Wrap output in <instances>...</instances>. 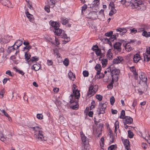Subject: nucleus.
<instances>
[{"label":"nucleus","instance_id":"1","mask_svg":"<svg viewBox=\"0 0 150 150\" xmlns=\"http://www.w3.org/2000/svg\"><path fill=\"white\" fill-rule=\"evenodd\" d=\"M122 3V4H125L131 6L132 8H137L138 10L142 11L146 9V7L144 4V2L142 0H135L134 3L130 2L129 4H127L126 0H121ZM128 3H129L128 2Z\"/></svg>","mask_w":150,"mask_h":150},{"label":"nucleus","instance_id":"2","mask_svg":"<svg viewBox=\"0 0 150 150\" xmlns=\"http://www.w3.org/2000/svg\"><path fill=\"white\" fill-rule=\"evenodd\" d=\"M30 128L35 132L34 137L37 141L41 143L43 140L46 141V139H44L42 131L39 127H30Z\"/></svg>","mask_w":150,"mask_h":150},{"label":"nucleus","instance_id":"3","mask_svg":"<svg viewBox=\"0 0 150 150\" xmlns=\"http://www.w3.org/2000/svg\"><path fill=\"white\" fill-rule=\"evenodd\" d=\"M72 90L73 94L70 95V103H71L74 102L75 99H78L80 97V93L79 92L76 88V86L75 85H73Z\"/></svg>","mask_w":150,"mask_h":150},{"label":"nucleus","instance_id":"4","mask_svg":"<svg viewBox=\"0 0 150 150\" xmlns=\"http://www.w3.org/2000/svg\"><path fill=\"white\" fill-rule=\"evenodd\" d=\"M80 135L82 141V148L89 147L88 139L83 134V133L82 132H80Z\"/></svg>","mask_w":150,"mask_h":150},{"label":"nucleus","instance_id":"5","mask_svg":"<svg viewBox=\"0 0 150 150\" xmlns=\"http://www.w3.org/2000/svg\"><path fill=\"white\" fill-rule=\"evenodd\" d=\"M98 89V86L96 85L94 86L91 85H90L88 88L87 96L90 95V96H93L97 92Z\"/></svg>","mask_w":150,"mask_h":150},{"label":"nucleus","instance_id":"6","mask_svg":"<svg viewBox=\"0 0 150 150\" xmlns=\"http://www.w3.org/2000/svg\"><path fill=\"white\" fill-rule=\"evenodd\" d=\"M107 106L105 103H100L99 104L97 110L98 115H99L101 114H103L105 112V108Z\"/></svg>","mask_w":150,"mask_h":150},{"label":"nucleus","instance_id":"7","mask_svg":"<svg viewBox=\"0 0 150 150\" xmlns=\"http://www.w3.org/2000/svg\"><path fill=\"white\" fill-rule=\"evenodd\" d=\"M111 71V75L112 77V80H114V78L117 79L118 78V76L120 72V70L118 69H116L115 67H113Z\"/></svg>","mask_w":150,"mask_h":150},{"label":"nucleus","instance_id":"8","mask_svg":"<svg viewBox=\"0 0 150 150\" xmlns=\"http://www.w3.org/2000/svg\"><path fill=\"white\" fill-rule=\"evenodd\" d=\"M114 51H117L118 52H121V44L120 42H116L113 45Z\"/></svg>","mask_w":150,"mask_h":150},{"label":"nucleus","instance_id":"9","mask_svg":"<svg viewBox=\"0 0 150 150\" xmlns=\"http://www.w3.org/2000/svg\"><path fill=\"white\" fill-rule=\"evenodd\" d=\"M116 31L118 32L117 33V35L120 34L121 35H123L127 32V30L125 28H119L116 29Z\"/></svg>","mask_w":150,"mask_h":150},{"label":"nucleus","instance_id":"10","mask_svg":"<svg viewBox=\"0 0 150 150\" xmlns=\"http://www.w3.org/2000/svg\"><path fill=\"white\" fill-rule=\"evenodd\" d=\"M60 37L61 38L64 39V41L65 42L64 43H66L70 40V38L67 37V34H65L64 33H62V32Z\"/></svg>","mask_w":150,"mask_h":150},{"label":"nucleus","instance_id":"11","mask_svg":"<svg viewBox=\"0 0 150 150\" xmlns=\"http://www.w3.org/2000/svg\"><path fill=\"white\" fill-rule=\"evenodd\" d=\"M96 48H98V46L96 45H94L93 46L92 49L93 51L95 52L96 54L98 56H100L101 54V51L100 49H94V47Z\"/></svg>","mask_w":150,"mask_h":150},{"label":"nucleus","instance_id":"12","mask_svg":"<svg viewBox=\"0 0 150 150\" xmlns=\"http://www.w3.org/2000/svg\"><path fill=\"white\" fill-rule=\"evenodd\" d=\"M123 60V57L121 56H118L113 60V63L114 64H118L121 63Z\"/></svg>","mask_w":150,"mask_h":150},{"label":"nucleus","instance_id":"13","mask_svg":"<svg viewBox=\"0 0 150 150\" xmlns=\"http://www.w3.org/2000/svg\"><path fill=\"white\" fill-rule=\"evenodd\" d=\"M133 59L134 62L137 63L141 59V57L139 54H136L134 55Z\"/></svg>","mask_w":150,"mask_h":150},{"label":"nucleus","instance_id":"14","mask_svg":"<svg viewBox=\"0 0 150 150\" xmlns=\"http://www.w3.org/2000/svg\"><path fill=\"white\" fill-rule=\"evenodd\" d=\"M99 0H94L92 3L90 4H88V5L90 6L89 7L91 8L97 6L99 4Z\"/></svg>","mask_w":150,"mask_h":150},{"label":"nucleus","instance_id":"15","mask_svg":"<svg viewBox=\"0 0 150 150\" xmlns=\"http://www.w3.org/2000/svg\"><path fill=\"white\" fill-rule=\"evenodd\" d=\"M99 0H94L92 3L90 4H88V5L90 6L89 7L91 8L97 6L99 4Z\"/></svg>","mask_w":150,"mask_h":150},{"label":"nucleus","instance_id":"16","mask_svg":"<svg viewBox=\"0 0 150 150\" xmlns=\"http://www.w3.org/2000/svg\"><path fill=\"white\" fill-rule=\"evenodd\" d=\"M125 123L126 124H130L133 122V119L130 117L126 116L125 117Z\"/></svg>","mask_w":150,"mask_h":150},{"label":"nucleus","instance_id":"17","mask_svg":"<svg viewBox=\"0 0 150 150\" xmlns=\"http://www.w3.org/2000/svg\"><path fill=\"white\" fill-rule=\"evenodd\" d=\"M25 13L27 17L30 19V21H33L34 19L33 16L30 14L27 10L25 11Z\"/></svg>","mask_w":150,"mask_h":150},{"label":"nucleus","instance_id":"18","mask_svg":"<svg viewBox=\"0 0 150 150\" xmlns=\"http://www.w3.org/2000/svg\"><path fill=\"white\" fill-rule=\"evenodd\" d=\"M40 67V65L39 63H37L33 65L31 69H34L35 71H37L39 70Z\"/></svg>","mask_w":150,"mask_h":150},{"label":"nucleus","instance_id":"19","mask_svg":"<svg viewBox=\"0 0 150 150\" xmlns=\"http://www.w3.org/2000/svg\"><path fill=\"white\" fill-rule=\"evenodd\" d=\"M54 30L55 31H54V32L55 35L57 36H59L61 34V33L62 32V30L61 29H59V28H56Z\"/></svg>","mask_w":150,"mask_h":150},{"label":"nucleus","instance_id":"20","mask_svg":"<svg viewBox=\"0 0 150 150\" xmlns=\"http://www.w3.org/2000/svg\"><path fill=\"white\" fill-rule=\"evenodd\" d=\"M139 78L143 82H146L147 78L145 75L144 74H142L141 75L139 76Z\"/></svg>","mask_w":150,"mask_h":150},{"label":"nucleus","instance_id":"21","mask_svg":"<svg viewBox=\"0 0 150 150\" xmlns=\"http://www.w3.org/2000/svg\"><path fill=\"white\" fill-rule=\"evenodd\" d=\"M51 26L54 28V29L56 28H58L59 27L58 23L56 22L53 21L50 23Z\"/></svg>","mask_w":150,"mask_h":150},{"label":"nucleus","instance_id":"22","mask_svg":"<svg viewBox=\"0 0 150 150\" xmlns=\"http://www.w3.org/2000/svg\"><path fill=\"white\" fill-rule=\"evenodd\" d=\"M68 76L69 79L74 81L75 78V75L73 74V73L71 71H69L68 74Z\"/></svg>","mask_w":150,"mask_h":150},{"label":"nucleus","instance_id":"23","mask_svg":"<svg viewBox=\"0 0 150 150\" xmlns=\"http://www.w3.org/2000/svg\"><path fill=\"white\" fill-rule=\"evenodd\" d=\"M124 144L126 149L128 150L129 147V142L128 140L125 139L124 141Z\"/></svg>","mask_w":150,"mask_h":150},{"label":"nucleus","instance_id":"24","mask_svg":"<svg viewBox=\"0 0 150 150\" xmlns=\"http://www.w3.org/2000/svg\"><path fill=\"white\" fill-rule=\"evenodd\" d=\"M39 59L38 57L35 56L31 57L30 59V64H31V62H36L38 61Z\"/></svg>","mask_w":150,"mask_h":150},{"label":"nucleus","instance_id":"25","mask_svg":"<svg viewBox=\"0 0 150 150\" xmlns=\"http://www.w3.org/2000/svg\"><path fill=\"white\" fill-rule=\"evenodd\" d=\"M25 56L26 61L29 64H30V54L29 55L27 52H26L25 54Z\"/></svg>","mask_w":150,"mask_h":150},{"label":"nucleus","instance_id":"26","mask_svg":"<svg viewBox=\"0 0 150 150\" xmlns=\"http://www.w3.org/2000/svg\"><path fill=\"white\" fill-rule=\"evenodd\" d=\"M149 28V27L147 25H143L141 26V30L143 31H147Z\"/></svg>","mask_w":150,"mask_h":150},{"label":"nucleus","instance_id":"27","mask_svg":"<svg viewBox=\"0 0 150 150\" xmlns=\"http://www.w3.org/2000/svg\"><path fill=\"white\" fill-rule=\"evenodd\" d=\"M148 134H149L148 132L145 130L143 133L141 134V135L143 138H144L146 141H147L148 139L147 138Z\"/></svg>","mask_w":150,"mask_h":150},{"label":"nucleus","instance_id":"28","mask_svg":"<svg viewBox=\"0 0 150 150\" xmlns=\"http://www.w3.org/2000/svg\"><path fill=\"white\" fill-rule=\"evenodd\" d=\"M3 130L2 129H0V139L3 142L6 139V138L4 137L2 134Z\"/></svg>","mask_w":150,"mask_h":150},{"label":"nucleus","instance_id":"29","mask_svg":"<svg viewBox=\"0 0 150 150\" xmlns=\"http://www.w3.org/2000/svg\"><path fill=\"white\" fill-rule=\"evenodd\" d=\"M117 147L116 144L112 145L108 147V150H117Z\"/></svg>","mask_w":150,"mask_h":150},{"label":"nucleus","instance_id":"30","mask_svg":"<svg viewBox=\"0 0 150 150\" xmlns=\"http://www.w3.org/2000/svg\"><path fill=\"white\" fill-rule=\"evenodd\" d=\"M142 35L146 37H148L150 36V32H148V30L146 31H144L142 33Z\"/></svg>","mask_w":150,"mask_h":150},{"label":"nucleus","instance_id":"31","mask_svg":"<svg viewBox=\"0 0 150 150\" xmlns=\"http://www.w3.org/2000/svg\"><path fill=\"white\" fill-rule=\"evenodd\" d=\"M129 30L130 32V33L131 34H135L137 32V30L135 28H131L129 29Z\"/></svg>","mask_w":150,"mask_h":150},{"label":"nucleus","instance_id":"32","mask_svg":"<svg viewBox=\"0 0 150 150\" xmlns=\"http://www.w3.org/2000/svg\"><path fill=\"white\" fill-rule=\"evenodd\" d=\"M95 69L97 71L100 72L101 69V66L99 64H97L96 65L95 67Z\"/></svg>","mask_w":150,"mask_h":150},{"label":"nucleus","instance_id":"33","mask_svg":"<svg viewBox=\"0 0 150 150\" xmlns=\"http://www.w3.org/2000/svg\"><path fill=\"white\" fill-rule=\"evenodd\" d=\"M114 125L115 128V132L116 133L117 129L119 128V122L117 121H116Z\"/></svg>","mask_w":150,"mask_h":150},{"label":"nucleus","instance_id":"34","mask_svg":"<svg viewBox=\"0 0 150 150\" xmlns=\"http://www.w3.org/2000/svg\"><path fill=\"white\" fill-rule=\"evenodd\" d=\"M61 22L63 25H65L68 22V20L64 17H63L61 19Z\"/></svg>","mask_w":150,"mask_h":150},{"label":"nucleus","instance_id":"35","mask_svg":"<svg viewBox=\"0 0 150 150\" xmlns=\"http://www.w3.org/2000/svg\"><path fill=\"white\" fill-rule=\"evenodd\" d=\"M101 63L103 67H105L107 63V59H102Z\"/></svg>","mask_w":150,"mask_h":150},{"label":"nucleus","instance_id":"36","mask_svg":"<svg viewBox=\"0 0 150 150\" xmlns=\"http://www.w3.org/2000/svg\"><path fill=\"white\" fill-rule=\"evenodd\" d=\"M22 43L23 42L22 41L20 40H18L15 42L14 45H15L16 44H17L16 45L17 46V48H18L22 44Z\"/></svg>","mask_w":150,"mask_h":150},{"label":"nucleus","instance_id":"37","mask_svg":"<svg viewBox=\"0 0 150 150\" xmlns=\"http://www.w3.org/2000/svg\"><path fill=\"white\" fill-rule=\"evenodd\" d=\"M1 4L4 6H7L8 3H9L8 0H1Z\"/></svg>","mask_w":150,"mask_h":150},{"label":"nucleus","instance_id":"38","mask_svg":"<svg viewBox=\"0 0 150 150\" xmlns=\"http://www.w3.org/2000/svg\"><path fill=\"white\" fill-rule=\"evenodd\" d=\"M125 47L126 50L128 52L131 51L132 49V47L129 45H127V44H126Z\"/></svg>","mask_w":150,"mask_h":150},{"label":"nucleus","instance_id":"39","mask_svg":"<svg viewBox=\"0 0 150 150\" xmlns=\"http://www.w3.org/2000/svg\"><path fill=\"white\" fill-rule=\"evenodd\" d=\"M116 12V11L115 8H113V9H111V11L110 12L109 15L110 16H112Z\"/></svg>","mask_w":150,"mask_h":150},{"label":"nucleus","instance_id":"40","mask_svg":"<svg viewBox=\"0 0 150 150\" xmlns=\"http://www.w3.org/2000/svg\"><path fill=\"white\" fill-rule=\"evenodd\" d=\"M125 111L122 110L121 112V115L120 116V118L121 119H124L125 118Z\"/></svg>","mask_w":150,"mask_h":150},{"label":"nucleus","instance_id":"41","mask_svg":"<svg viewBox=\"0 0 150 150\" xmlns=\"http://www.w3.org/2000/svg\"><path fill=\"white\" fill-rule=\"evenodd\" d=\"M144 59L145 61H148L150 60V56L145 54L144 56Z\"/></svg>","mask_w":150,"mask_h":150},{"label":"nucleus","instance_id":"42","mask_svg":"<svg viewBox=\"0 0 150 150\" xmlns=\"http://www.w3.org/2000/svg\"><path fill=\"white\" fill-rule=\"evenodd\" d=\"M63 63L66 66H67L69 64V59L67 58L65 59L63 62Z\"/></svg>","mask_w":150,"mask_h":150},{"label":"nucleus","instance_id":"43","mask_svg":"<svg viewBox=\"0 0 150 150\" xmlns=\"http://www.w3.org/2000/svg\"><path fill=\"white\" fill-rule=\"evenodd\" d=\"M115 101V98L113 96H112L110 99V104L113 105Z\"/></svg>","mask_w":150,"mask_h":150},{"label":"nucleus","instance_id":"44","mask_svg":"<svg viewBox=\"0 0 150 150\" xmlns=\"http://www.w3.org/2000/svg\"><path fill=\"white\" fill-rule=\"evenodd\" d=\"M114 80L112 79L111 83L109 84L107 86V88L110 89H111L113 88V83Z\"/></svg>","mask_w":150,"mask_h":150},{"label":"nucleus","instance_id":"45","mask_svg":"<svg viewBox=\"0 0 150 150\" xmlns=\"http://www.w3.org/2000/svg\"><path fill=\"white\" fill-rule=\"evenodd\" d=\"M113 65H110V67H109L107 69V71L109 73H110V72L111 74V71H112V69L113 68Z\"/></svg>","mask_w":150,"mask_h":150},{"label":"nucleus","instance_id":"46","mask_svg":"<svg viewBox=\"0 0 150 150\" xmlns=\"http://www.w3.org/2000/svg\"><path fill=\"white\" fill-rule=\"evenodd\" d=\"M96 98L99 101L101 100L103 98L102 96L99 94L96 95Z\"/></svg>","mask_w":150,"mask_h":150},{"label":"nucleus","instance_id":"47","mask_svg":"<svg viewBox=\"0 0 150 150\" xmlns=\"http://www.w3.org/2000/svg\"><path fill=\"white\" fill-rule=\"evenodd\" d=\"M113 34V32L112 31H110L108 32L105 34V35L107 37H110Z\"/></svg>","mask_w":150,"mask_h":150},{"label":"nucleus","instance_id":"48","mask_svg":"<svg viewBox=\"0 0 150 150\" xmlns=\"http://www.w3.org/2000/svg\"><path fill=\"white\" fill-rule=\"evenodd\" d=\"M83 74L84 77H88V72L86 70L84 71H83Z\"/></svg>","mask_w":150,"mask_h":150},{"label":"nucleus","instance_id":"49","mask_svg":"<svg viewBox=\"0 0 150 150\" xmlns=\"http://www.w3.org/2000/svg\"><path fill=\"white\" fill-rule=\"evenodd\" d=\"M128 134L129 137L132 138L133 137V134L130 130H129L128 131Z\"/></svg>","mask_w":150,"mask_h":150},{"label":"nucleus","instance_id":"50","mask_svg":"<svg viewBox=\"0 0 150 150\" xmlns=\"http://www.w3.org/2000/svg\"><path fill=\"white\" fill-rule=\"evenodd\" d=\"M37 117L38 119L41 120L43 119V116L41 114H38L37 115Z\"/></svg>","mask_w":150,"mask_h":150},{"label":"nucleus","instance_id":"51","mask_svg":"<svg viewBox=\"0 0 150 150\" xmlns=\"http://www.w3.org/2000/svg\"><path fill=\"white\" fill-rule=\"evenodd\" d=\"M116 35H114L111 38H110L109 40L111 41H113L116 38Z\"/></svg>","mask_w":150,"mask_h":150},{"label":"nucleus","instance_id":"52","mask_svg":"<svg viewBox=\"0 0 150 150\" xmlns=\"http://www.w3.org/2000/svg\"><path fill=\"white\" fill-rule=\"evenodd\" d=\"M109 6L110 7V9H113V8H115L114 4L112 2H110L109 4Z\"/></svg>","mask_w":150,"mask_h":150},{"label":"nucleus","instance_id":"53","mask_svg":"<svg viewBox=\"0 0 150 150\" xmlns=\"http://www.w3.org/2000/svg\"><path fill=\"white\" fill-rule=\"evenodd\" d=\"M87 5L86 4H84L82 7L81 11L82 12L83 11H85L87 9Z\"/></svg>","mask_w":150,"mask_h":150},{"label":"nucleus","instance_id":"54","mask_svg":"<svg viewBox=\"0 0 150 150\" xmlns=\"http://www.w3.org/2000/svg\"><path fill=\"white\" fill-rule=\"evenodd\" d=\"M14 45L11 47H9L8 49L9 50V51L10 52L13 51L15 50V49L14 47Z\"/></svg>","mask_w":150,"mask_h":150},{"label":"nucleus","instance_id":"55","mask_svg":"<svg viewBox=\"0 0 150 150\" xmlns=\"http://www.w3.org/2000/svg\"><path fill=\"white\" fill-rule=\"evenodd\" d=\"M0 111L4 114V115L6 117L8 115L4 110H1V109H0Z\"/></svg>","mask_w":150,"mask_h":150},{"label":"nucleus","instance_id":"56","mask_svg":"<svg viewBox=\"0 0 150 150\" xmlns=\"http://www.w3.org/2000/svg\"><path fill=\"white\" fill-rule=\"evenodd\" d=\"M14 68L15 69V70L16 72H18L19 74H21L22 75H23L24 74V73L23 71L20 70H18L16 68Z\"/></svg>","mask_w":150,"mask_h":150},{"label":"nucleus","instance_id":"57","mask_svg":"<svg viewBox=\"0 0 150 150\" xmlns=\"http://www.w3.org/2000/svg\"><path fill=\"white\" fill-rule=\"evenodd\" d=\"M112 53L107 54V56L109 59H111L112 58Z\"/></svg>","mask_w":150,"mask_h":150},{"label":"nucleus","instance_id":"58","mask_svg":"<svg viewBox=\"0 0 150 150\" xmlns=\"http://www.w3.org/2000/svg\"><path fill=\"white\" fill-rule=\"evenodd\" d=\"M137 102V100H134L132 106L133 107V108H134L135 107L136 105V104Z\"/></svg>","mask_w":150,"mask_h":150},{"label":"nucleus","instance_id":"59","mask_svg":"<svg viewBox=\"0 0 150 150\" xmlns=\"http://www.w3.org/2000/svg\"><path fill=\"white\" fill-rule=\"evenodd\" d=\"M45 11L48 13H49L50 12L49 6H45Z\"/></svg>","mask_w":150,"mask_h":150},{"label":"nucleus","instance_id":"60","mask_svg":"<svg viewBox=\"0 0 150 150\" xmlns=\"http://www.w3.org/2000/svg\"><path fill=\"white\" fill-rule=\"evenodd\" d=\"M78 105L76 104L75 105H73L72 106V109L74 110H76L78 108Z\"/></svg>","mask_w":150,"mask_h":150},{"label":"nucleus","instance_id":"61","mask_svg":"<svg viewBox=\"0 0 150 150\" xmlns=\"http://www.w3.org/2000/svg\"><path fill=\"white\" fill-rule=\"evenodd\" d=\"M47 63L48 65L50 66L52 64H53V62L51 60L48 59L47 60Z\"/></svg>","mask_w":150,"mask_h":150},{"label":"nucleus","instance_id":"62","mask_svg":"<svg viewBox=\"0 0 150 150\" xmlns=\"http://www.w3.org/2000/svg\"><path fill=\"white\" fill-rule=\"evenodd\" d=\"M95 103V101H92L91 102V105L90 106V109L92 110L94 108V105Z\"/></svg>","mask_w":150,"mask_h":150},{"label":"nucleus","instance_id":"63","mask_svg":"<svg viewBox=\"0 0 150 150\" xmlns=\"http://www.w3.org/2000/svg\"><path fill=\"white\" fill-rule=\"evenodd\" d=\"M4 89H3L0 92V95L1 96V98H2L4 96Z\"/></svg>","mask_w":150,"mask_h":150},{"label":"nucleus","instance_id":"64","mask_svg":"<svg viewBox=\"0 0 150 150\" xmlns=\"http://www.w3.org/2000/svg\"><path fill=\"white\" fill-rule=\"evenodd\" d=\"M142 146L144 149H146L147 146V145L146 143H142Z\"/></svg>","mask_w":150,"mask_h":150}]
</instances>
